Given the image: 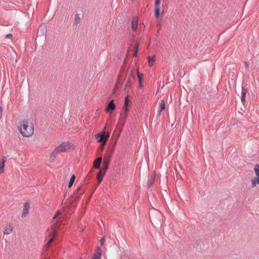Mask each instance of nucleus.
I'll return each mask as SVG.
<instances>
[{
	"label": "nucleus",
	"mask_w": 259,
	"mask_h": 259,
	"mask_svg": "<svg viewBox=\"0 0 259 259\" xmlns=\"http://www.w3.org/2000/svg\"><path fill=\"white\" fill-rule=\"evenodd\" d=\"M18 129L20 134L25 137H31L34 132L33 127L32 124L27 121H22L19 123Z\"/></svg>",
	"instance_id": "nucleus-1"
},
{
	"label": "nucleus",
	"mask_w": 259,
	"mask_h": 259,
	"mask_svg": "<svg viewBox=\"0 0 259 259\" xmlns=\"http://www.w3.org/2000/svg\"><path fill=\"white\" fill-rule=\"evenodd\" d=\"M130 100L128 99V97L126 96L125 98L124 105L123 107L124 113L123 114L121 115V116L118 121V124L117 125V127H119V128L120 133H121L122 130V127L125 124L126 118L127 116L128 108L130 107Z\"/></svg>",
	"instance_id": "nucleus-2"
},
{
	"label": "nucleus",
	"mask_w": 259,
	"mask_h": 259,
	"mask_svg": "<svg viewBox=\"0 0 259 259\" xmlns=\"http://www.w3.org/2000/svg\"><path fill=\"white\" fill-rule=\"evenodd\" d=\"M74 147L72 143L68 142H63L57 146L52 152V155L55 156L59 152H64L68 150H73Z\"/></svg>",
	"instance_id": "nucleus-3"
},
{
	"label": "nucleus",
	"mask_w": 259,
	"mask_h": 259,
	"mask_svg": "<svg viewBox=\"0 0 259 259\" xmlns=\"http://www.w3.org/2000/svg\"><path fill=\"white\" fill-rule=\"evenodd\" d=\"M61 221L58 220L51 226L49 230L50 232L48 234V236L50 239H52V240H54V239L55 238L57 233V229L59 227Z\"/></svg>",
	"instance_id": "nucleus-4"
},
{
	"label": "nucleus",
	"mask_w": 259,
	"mask_h": 259,
	"mask_svg": "<svg viewBox=\"0 0 259 259\" xmlns=\"http://www.w3.org/2000/svg\"><path fill=\"white\" fill-rule=\"evenodd\" d=\"M105 128L106 127H105L104 129L100 134L95 135V138L96 139H99L98 140V142L102 143L104 141L105 142H106V141L108 140L110 137V134L109 133L106 134Z\"/></svg>",
	"instance_id": "nucleus-5"
},
{
	"label": "nucleus",
	"mask_w": 259,
	"mask_h": 259,
	"mask_svg": "<svg viewBox=\"0 0 259 259\" xmlns=\"http://www.w3.org/2000/svg\"><path fill=\"white\" fill-rule=\"evenodd\" d=\"M150 219L152 222L156 223L157 221L162 217V214L157 210H154L151 213Z\"/></svg>",
	"instance_id": "nucleus-6"
},
{
	"label": "nucleus",
	"mask_w": 259,
	"mask_h": 259,
	"mask_svg": "<svg viewBox=\"0 0 259 259\" xmlns=\"http://www.w3.org/2000/svg\"><path fill=\"white\" fill-rule=\"evenodd\" d=\"M160 4L161 0H155L154 6H155V16L156 18H159L160 14Z\"/></svg>",
	"instance_id": "nucleus-7"
},
{
	"label": "nucleus",
	"mask_w": 259,
	"mask_h": 259,
	"mask_svg": "<svg viewBox=\"0 0 259 259\" xmlns=\"http://www.w3.org/2000/svg\"><path fill=\"white\" fill-rule=\"evenodd\" d=\"M30 208V204L28 202H25L24 204L21 217L22 218H25L29 213V210Z\"/></svg>",
	"instance_id": "nucleus-8"
},
{
	"label": "nucleus",
	"mask_w": 259,
	"mask_h": 259,
	"mask_svg": "<svg viewBox=\"0 0 259 259\" xmlns=\"http://www.w3.org/2000/svg\"><path fill=\"white\" fill-rule=\"evenodd\" d=\"M115 109V105L114 103V101L112 100L109 102L106 108V111L109 113H112Z\"/></svg>",
	"instance_id": "nucleus-9"
},
{
	"label": "nucleus",
	"mask_w": 259,
	"mask_h": 259,
	"mask_svg": "<svg viewBox=\"0 0 259 259\" xmlns=\"http://www.w3.org/2000/svg\"><path fill=\"white\" fill-rule=\"evenodd\" d=\"M13 225L9 223L7 224L6 226L5 227V228L4 229V234H9L12 233L13 231Z\"/></svg>",
	"instance_id": "nucleus-10"
},
{
	"label": "nucleus",
	"mask_w": 259,
	"mask_h": 259,
	"mask_svg": "<svg viewBox=\"0 0 259 259\" xmlns=\"http://www.w3.org/2000/svg\"><path fill=\"white\" fill-rule=\"evenodd\" d=\"M101 249L100 247H98L96 249V253L94 254L93 257H92V259H101Z\"/></svg>",
	"instance_id": "nucleus-11"
},
{
	"label": "nucleus",
	"mask_w": 259,
	"mask_h": 259,
	"mask_svg": "<svg viewBox=\"0 0 259 259\" xmlns=\"http://www.w3.org/2000/svg\"><path fill=\"white\" fill-rule=\"evenodd\" d=\"M111 155V152H110V153H109V152H106L104 154V164L105 165H107L108 164V162H109V160H110Z\"/></svg>",
	"instance_id": "nucleus-12"
},
{
	"label": "nucleus",
	"mask_w": 259,
	"mask_h": 259,
	"mask_svg": "<svg viewBox=\"0 0 259 259\" xmlns=\"http://www.w3.org/2000/svg\"><path fill=\"white\" fill-rule=\"evenodd\" d=\"M7 160V157H3L2 160L0 162V174L4 172L5 162Z\"/></svg>",
	"instance_id": "nucleus-13"
},
{
	"label": "nucleus",
	"mask_w": 259,
	"mask_h": 259,
	"mask_svg": "<svg viewBox=\"0 0 259 259\" xmlns=\"http://www.w3.org/2000/svg\"><path fill=\"white\" fill-rule=\"evenodd\" d=\"M247 93V89L242 87L241 92V101L243 104H244V102L245 101V96Z\"/></svg>",
	"instance_id": "nucleus-14"
},
{
	"label": "nucleus",
	"mask_w": 259,
	"mask_h": 259,
	"mask_svg": "<svg viewBox=\"0 0 259 259\" xmlns=\"http://www.w3.org/2000/svg\"><path fill=\"white\" fill-rule=\"evenodd\" d=\"M138 20L137 18H134L132 22V27L134 31H135L138 27Z\"/></svg>",
	"instance_id": "nucleus-15"
},
{
	"label": "nucleus",
	"mask_w": 259,
	"mask_h": 259,
	"mask_svg": "<svg viewBox=\"0 0 259 259\" xmlns=\"http://www.w3.org/2000/svg\"><path fill=\"white\" fill-rule=\"evenodd\" d=\"M101 161H102L101 157H98V158H97L94 162V167L96 168H99L100 166Z\"/></svg>",
	"instance_id": "nucleus-16"
},
{
	"label": "nucleus",
	"mask_w": 259,
	"mask_h": 259,
	"mask_svg": "<svg viewBox=\"0 0 259 259\" xmlns=\"http://www.w3.org/2000/svg\"><path fill=\"white\" fill-rule=\"evenodd\" d=\"M148 60L149 66L151 67L154 64V63L155 61V56H154L153 57L148 56Z\"/></svg>",
	"instance_id": "nucleus-17"
},
{
	"label": "nucleus",
	"mask_w": 259,
	"mask_h": 259,
	"mask_svg": "<svg viewBox=\"0 0 259 259\" xmlns=\"http://www.w3.org/2000/svg\"><path fill=\"white\" fill-rule=\"evenodd\" d=\"M254 170L257 178H259V165L258 164L254 166Z\"/></svg>",
	"instance_id": "nucleus-18"
},
{
	"label": "nucleus",
	"mask_w": 259,
	"mask_h": 259,
	"mask_svg": "<svg viewBox=\"0 0 259 259\" xmlns=\"http://www.w3.org/2000/svg\"><path fill=\"white\" fill-rule=\"evenodd\" d=\"M53 241V240H52V239H50L48 242L47 243L46 245L44 246V249L47 250L49 248Z\"/></svg>",
	"instance_id": "nucleus-19"
},
{
	"label": "nucleus",
	"mask_w": 259,
	"mask_h": 259,
	"mask_svg": "<svg viewBox=\"0 0 259 259\" xmlns=\"http://www.w3.org/2000/svg\"><path fill=\"white\" fill-rule=\"evenodd\" d=\"M257 184H259V179H252V181H251V187H254Z\"/></svg>",
	"instance_id": "nucleus-20"
},
{
	"label": "nucleus",
	"mask_w": 259,
	"mask_h": 259,
	"mask_svg": "<svg viewBox=\"0 0 259 259\" xmlns=\"http://www.w3.org/2000/svg\"><path fill=\"white\" fill-rule=\"evenodd\" d=\"M160 110H161V111L165 109V102L163 100H161L160 101Z\"/></svg>",
	"instance_id": "nucleus-21"
},
{
	"label": "nucleus",
	"mask_w": 259,
	"mask_h": 259,
	"mask_svg": "<svg viewBox=\"0 0 259 259\" xmlns=\"http://www.w3.org/2000/svg\"><path fill=\"white\" fill-rule=\"evenodd\" d=\"M80 21V18L78 14H76L75 15L74 22L77 24L79 23Z\"/></svg>",
	"instance_id": "nucleus-22"
},
{
	"label": "nucleus",
	"mask_w": 259,
	"mask_h": 259,
	"mask_svg": "<svg viewBox=\"0 0 259 259\" xmlns=\"http://www.w3.org/2000/svg\"><path fill=\"white\" fill-rule=\"evenodd\" d=\"M137 75L139 79V81H142L144 74L142 73H140L139 71H137Z\"/></svg>",
	"instance_id": "nucleus-23"
},
{
	"label": "nucleus",
	"mask_w": 259,
	"mask_h": 259,
	"mask_svg": "<svg viewBox=\"0 0 259 259\" xmlns=\"http://www.w3.org/2000/svg\"><path fill=\"white\" fill-rule=\"evenodd\" d=\"M61 214V212L60 211L58 210L56 213H55V215L52 219L53 221H54L55 219H57L58 217Z\"/></svg>",
	"instance_id": "nucleus-24"
},
{
	"label": "nucleus",
	"mask_w": 259,
	"mask_h": 259,
	"mask_svg": "<svg viewBox=\"0 0 259 259\" xmlns=\"http://www.w3.org/2000/svg\"><path fill=\"white\" fill-rule=\"evenodd\" d=\"M103 177L102 172L100 171L98 172L96 178H102Z\"/></svg>",
	"instance_id": "nucleus-25"
},
{
	"label": "nucleus",
	"mask_w": 259,
	"mask_h": 259,
	"mask_svg": "<svg viewBox=\"0 0 259 259\" xmlns=\"http://www.w3.org/2000/svg\"><path fill=\"white\" fill-rule=\"evenodd\" d=\"M74 180L75 179H70V181H69V184H68V187L69 188H70L72 186V185H73V184L74 183Z\"/></svg>",
	"instance_id": "nucleus-26"
},
{
	"label": "nucleus",
	"mask_w": 259,
	"mask_h": 259,
	"mask_svg": "<svg viewBox=\"0 0 259 259\" xmlns=\"http://www.w3.org/2000/svg\"><path fill=\"white\" fill-rule=\"evenodd\" d=\"M106 142H105V141L104 142H102V143H101V145L100 146V150L102 151H103V149H104V147L106 144Z\"/></svg>",
	"instance_id": "nucleus-27"
},
{
	"label": "nucleus",
	"mask_w": 259,
	"mask_h": 259,
	"mask_svg": "<svg viewBox=\"0 0 259 259\" xmlns=\"http://www.w3.org/2000/svg\"><path fill=\"white\" fill-rule=\"evenodd\" d=\"M150 186H151L154 183V179H150L148 181Z\"/></svg>",
	"instance_id": "nucleus-28"
},
{
	"label": "nucleus",
	"mask_w": 259,
	"mask_h": 259,
	"mask_svg": "<svg viewBox=\"0 0 259 259\" xmlns=\"http://www.w3.org/2000/svg\"><path fill=\"white\" fill-rule=\"evenodd\" d=\"M139 45H140L139 42H137L136 44L135 47V50L137 49V50H138V47H139Z\"/></svg>",
	"instance_id": "nucleus-29"
},
{
	"label": "nucleus",
	"mask_w": 259,
	"mask_h": 259,
	"mask_svg": "<svg viewBox=\"0 0 259 259\" xmlns=\"http://www.w3.org/2000/svg\"><path fill=\"white\" fill-rule=\"evenodd\" d=\"M12 37V34H8V35H6V38H10Z\"/></svg>",
	"instance_id": "nucleus-30"
},
{
	"label": "nucleus",
	"mask_w": 259,
	"mask_h": 259,
	"mask_svg": "<svg viewBox=\"0 0 259 259\" xmlns=\"http://www.w3.org/2000/svg\"><path fill=\"white\" fill-rule=\"evenodd\" d=\"M105 239L104 238H102L101 239V244H103L104 242H105Z\"/></svg>",
	"instance_id": "nucleus-31"
},
{
	"label": "nucleus",
	"mask_w": 259,
	"mask_h": 259,
	"mask_svg": "<svg viewBox=\"0 0 259 259\" xmlns=\"http://www.w3.org/2000/svg\"><path fill=\"white\" fill-rule=\"evenodd\" d=\"M137 54H138V50H137V49H135V53L134 54V57H136L137 56Z\"/></svg>",
	"instance_id": "nucleus-32"
},
{
	"label": "nucleus",
	"mask_w": 259,
	"mask_h": 259,
	"mask_svg": "<svg viewBox=\"0 0 259 259\" xmlns=\"http://www.w3.org/2000/svg\"><path fill=\"white\" fill-rule=\"evenodd\" d=\"M3 113V109L0 106V117H2Z\"/></svg>",
	"instance_id": "nucleus-33"
},
{
	"label": "nucleus",
	"mask_w": 259,
	"mask_h": 259,
	"mask_svg": "<svg viewBox=\"0 0 259 259\" xmlns=\"http://www.w3.org/2000/svg\"><path fill=\"white\" fill-rule=\"evenodd\" d=\"M139 86L140 88L143 87L142 81H139Z\"/></svg>",
	"instance_id": "nucleus-34"
},
{
	"label": "nucleus",
	"mask_w": 259,
	"mask_h": 259,
	"mask_svg": "<svg viewBox=\"0 0 259 259\" xmlns=\"http://www.w3.org/2000/svg\"><path fill=\"white\" fill-rule=\"evenodd\" d=\"M71 178H72V179L75 178V176H74V175H72L71 177Z\"/></svg>",
	"instance_id": "nucleus-35"
},
{
	"label": "nucleus",
	"mask_w": 259,
	"mask_h": 259,
	"mask_svg": "<svg viewBox=\"0 0 259 259\" xmlns=\"http://www.w3.org/2000/svg\"><path fill=\"white\" fill-rule=\"evenodd\" d=\"M98 183H100L101 182V181L102 179H98Z\"/></svg>",
	"instance_id": "nucleus-36"
}]
</instances>
